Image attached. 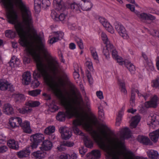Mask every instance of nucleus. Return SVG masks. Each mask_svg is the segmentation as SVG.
Segmentation results:
<instances>
[{"instance_id":"1","label":"nucleus","mask_w":159,"mask_h":159,"mask_svg":"<svg viewBox=\"0 0 159 159\" xmlns=\"http://www.w3.org/2000/svg\"><path fill=\"white\" fill-rule=\"evenodd\" d=\"M16 2L21 11L23 24L19 23L15 25L16 32L11 30H6L5 36L8 38L13 39L17 34L20 37V44L22 46L27 48V52L29 53V49L34 50L30 48L29 46L37 41L38 51L44 54H48L45 41L42 37L38 35L36 31L33 26L32 16L29 8L22 0H16Z\"/></svg>"},{"instance_id":"2","label":"nucleus","mask_w":159,"mask_h":159,"mask_svg":"<svg viewBox=\"0 0 159 159\" xmlns=\"http://www.w3.org/2000/svg\"><path fill=\"white\" fill-rule=\"evenodd\" d=\"M29 54L31 55L36 63L37 70L34 71L33 76L34 79L31 83V86L34 88L38 87L40 83L37 78L43 77L50 88L57 96L60 94V90L53 82L51 76L45 68V65L40 55L35 50L29 49Z\"/></svg>"},{"instance_id":"3","label":"nucleus","mask_w":159,"mask_h":159,"mask_svg":"<svg viewBox=\"0 0 159 159\" xmlns=\"http://www.w3.org/2000/svg\"><path fill=\"white\" fill-rule=\"evenodd\" d=\"M101 133L104 136L105 140L100 134L95 130H93L91 132V134L100 148L103 150L106 149L107 144H113L116 147L125 150L126 149L125 144V139L129 138L131 136L130 131L128 128L121 129L119 138L116 137L112 140L107 137V133L105 130H102Z\"/></svg>"},{"instance_id":"4","label":"nucleus","mask_w":159,"mask_h":159,"mask_svg":"<svg viewBox=\"0 0 159 159\" xmlns=\"http://www.w3.org/2000/svg\"><path fill=\"white\" fill-rule=\"evenodd\" d=\"M69 109H68L66 111L68 116L69 118L75 116L78 118L73 121V130L75 133L78 134L81 132L77 127L78 125H83L87 128H89V125L87 123L88 115L86 112L85 106L79 107L80 112L78 113L77 112L75 107L73 108L71 111Z\"/></svg>"},{"instance_id":"5","label":"nucleus","mask_w":159,"mask_h":159,"mask_svg":"<svg viewBox=\"0 0 159 159\" xmlns=\"http://www.w3.org/2000/svg\"><path fill=\"white\" fill-rule=\"evenodd\" d=\"M62 102L66 109V111L65 112H58L56 116L57 120L61 121H65L66 117L69 119L71 118H69L66 112L67 110L69 109H70V111H71V109H72L74 107H75L76 109L77 112L78 113L80 112L79 107L85 106V104L82 99L78 101L77 99H72L70 101L63 100ZM69 110H70V109Z\"/></svg>"},{"instance_id":"6","label":"nucleus","mask_w":159,"mask_h":159,"mask_svg":"<svg viewBox=\"0 0 159 159\" xmlns=\"http://www.w3.org/2000/svg\"><path fill=\"white\" fill-rule=\"evenodd\" d=\"M2 2L7 9V15L9 22L15 24L17 19V15L16 11L14 8V4L11 0H0Z\"/></svg>"},{"instance_id":"7","label":"nucleus","mask_w":159,"mask_h":159,"mask_svg":"<svg viewBox=\"0 0 159 159\" xmlns=\"http://www.w3.org/2000/svg\"><path fill=\"white\" fill-rule=\"evenodd\" d=\"M40 102L38 101H29L26 102V106L20 109L19 112L22 114H27L30 113L32 111V107H36L40 105Z\"/></svg>"},{"instance_id":"8","label":"nucleus","mask_w":159,"mask_h":159,"mask_svg":"<svg viewBox=\"0 0 159 159\" xmlns=\"http://www.w3.org/2000/svg\"><path fill=\"white\" fill-rule=\"evenodd\" d=\"M44 139V135L42 134L37 133L32 135L30 136V147L32 149L36 148L39 143L42 142Z\"/></svg>"},{"instance_id":"9","label":"nucleus","mask_w":159,"mask_h":159,"mask_svg":"<svg viewBox=\"0 0 159 159\" xmlns=\"http://www.w3.org/2000/svg\"><path fill=\"white\" fill-rule=\"evenodd\" d=\"M159 116L156 114H153L148 117V125H149L150 129H154L159 126Z\"/></svg>"},{"instance_id":"10","label":"nucleus","mask_w":159,"mask_h":159,"mask_svg":"<svg viewBox=\"0 0 159 159\" xmlns=\"http://www.w3.org/2000/svg\"><path fill=\"white\" fill-rule=\"evenodd\" d=\"M114 25L116 30L120 35L124 39L127 38L128 34L124 27L117 22L114 23Z\"/></svg>"},{"instance_id":"11","label":"nucleus","mask_w":159,"mask_h":159,"mask_svg":"<svg viewBox=\"0 0 159 159\" xmlns=\"http://www.w3.org/2000/svg\"><path fill=\"white\" fill-rule=\"evenodd\" d=\"M135 13L138 17L142 21L146 20H154L156 19L155 16L149 13L148 14L145 12L140 13L138 11H136Z\"/></svg>"},{"instance_id":"12","label":"nucleus","mask_w":159,"mask_h":159,"mask_svg":"<svg viewBox=\"0 0 159 159\" xmlns=\"http://www.w3.org/2000/svg\"><path fill=\"white\" fill-rule=\"evenodd\" d=\"M49 67L53 74L55 75H56L59 69H60L59 63L57 60L55 59H53L49 62Z\"/></svg>"},{"instance_id":"13","label":"nucleus","mask_w":159,"mask_h":159,"mask_svg":"<svg viewBox=\"0 0 159 159\" xmlns=\"http://www.w3.org/2000/svg\"><path fill=\"white\" fill-rule=\"evenodd\" d=\"M61 134V136L63 139L66 140L69 139L71 136V133L69 129L66 127H61L59 129Z\"/></svg>"},{"instance_id":"14","label":"nucleus","mask_w":159,"mask_h":159,"mask_svg":"<svg viewBox=\"0 0 159 159\" xmlns=\"http://www.w3.org/2000/svg\"><path fill=\"white\" fill-rule=\"evenodd\" d=\"M22 122V119L20 118L12 117L9 119V123L12 128H14L20 126Z\"/></svg>"},{"instance_id":"15","label":"nucleus","mask_w":159,"mask_h":159,"mask_svg":"<svg viewBox=\"0 0 159 159\" xmlns=\"http://www.w3.org/2000/svg\"><path fill=\"white\" fill-rule=\"evenodd\" d=\"M158 97L156 95L154 96L150 101L145 103V106L147 108L153 107L155 108L157 104Z\"/></svg>"},{"instance_id":"16","label":"nucleus","mask_w":159,"mask_h":159,"mask_svg":"<svg viewBox=\"0 0 159 159\" xmlns=\"http://www.w3.org/2000/svg\"><path fill=\"white\" fill-rule=\"evenodd\" d=\"M52 146V142L49 140L46 139L43 142L40 148V150L43 151H48L51 149Z\"/></svg>"},{"instance_id":"17","label":"nucleus","mask_w":159,"mask_h":159,"mask_svg":"<svg viewBox=\"0 0 159 159\" xmlns=\"http://www.w3.org/2000/svg\"><path fill=\"white\" fill-rule=\"evenodd\" d=\"M30 147H27L17 153V155L20 158L27 157H28L30 153Z\"/></svg>"},{"instance_id":"18","label":"nucleus","mask_w":159,"mask_h":159,"mask_svg":"<svg viewBox=\"0 0 159 159\" xmlns=\"http://www.w3.org/2000/svg\"><path fill=\"white\" fill-rule=\"evenodd\" d=\"M22 83L25 85H28L31 82V74L29 71L24 73L22 76Z\"/></svg>"},{"instance_id":"19","label":"nucleus","mask_w":159,"mask_h":159,"mask_svg":"<svg viewBox=\"0 0 159 159\" xmlns=\"http://www.w3.org/2000/svg\"><path fill=\"white\" fill-rule=\"evenodd\" d=\"M46 154L45 152L41 150L34 152L31 154L36 159H42L45 157Z\"/></svg>"},{"instance_id":"20","label":"nucleus","mask_w":159,"mask_h":159,"mask_svg":"<svg viewBox=\"0 0 159 159\" xmlns=\"http://www.w3.org/2000/svg\"><path fill=\"white\" fill-rule=\"evenodd\" d=\"M20 126L22 127L25 132L30 133L31 131L29 122L25 120L21 123Z\"/></svg>"},{"instance_id":"21","label":"nucleus","mask_w":159,"mask_h":159,"mask_svg":"<svg viewBox=\"0 0 159 159\" xmlns=\"http://www.w3.org/2000/svg\"><path fill=\"white\" fill-rule=\"evenodd\" d=\"M64 4L62 0H54L53 5L54 8L58 10L64 9L65 7L63 5Z\"/></svg>"},{"instance_id":"22","label":"nucleus","mask_w":159,"mask_h":159,"mask_svg":"<svg viewBox=\"0 0 159 159\" xmlns=\"http://www.w3.org/2000/svg\"><path fill=\"white\" fill-rule=\"evenodd\" d=\"M84 3L82 6L81 8L84 11H88L90 10L93 7V4L89 0H81Z\"/></svg>"},{"instance_id":"23","label":"nucleus","mask_w":159,"mask_h":159,"mask_svg":"<svg viewBox=\"0 0 159 159\" xmlns=\"http://www.w3.org/2000/svg\"><path fill=\"white\" fill-rule=\"evenodd\" d=\"M7 144L11 148L16 150L19 149V146L18 142L13 139L9 140L7 141Z\"/></svg>"},{"instance_id":"24","label":"nucleus","mask_w":159,"mask_h":159,"mask_svg":"<svg viewBox=\"0 0 159 159\" xmlns=\"http://www.w3.org/2000/svg\"><path fill=\"white\" fill-rule=\"evenodd\" d=\"M3 111L6 114L10 115L14 113V110L10 104H6L4 105L3 108Z\"/></svg>"},{"instance_id":"25","label":"nucleus","mask_w":159,"mask_h":159,"mask_svg":"<svg viewBox=\"0 0 159 159\" xmlns=\"http://www.w3.org/2000/svg\"><path fill=\"white\" fill-rule=\"evenodd\" d=\"M69 6L70 9L73 12L77 13L81 12V7L79 4L73 2L70 3Z\"/></svg>"},{"instance_id":"26","label":"nucleus","mask_w":159,"mask_h":159,"mask_svg":"<svg viewBox=\"0 0 159 159\" xmlns=\"http://www.w3.org/2000/svg\"><path fill=\"white\" fill-rule=\"evenodd\" d=\"M149 135L151 140L154 142H156L159 137V128L155 131L149 134Z\"/></svg>"},{"instance_id":"27","label":"nucleus","mask_w":159,"mask_h":159,"mask_svg":"<svg viewBox=\"0 0 159 159\" xmlns=\"http://www.w3.org/2000/svg\"><path fill=\"white\" fill-rule=\"evenodd\" d=\"M9 63L10 66L12 67H14L19 65L20 61L19 59L14 56L11 58Z\"/></svg>"},{"instance_id":"28","label":"nucleus","mask_w":159,"mask_h":159,"mask_svg":"<svg viewBox=\"0 0 159 159\" xmlns=\"http://www.w3.org/2000/svg\"><path fill=\"white\" fill-rule=\"evenodd\" d=\"M138 140L139 142L145 145L151 144L150 140L148 137L139 135L138 137Z\"/></svg>"},{"instance_id":"29","label":"nucleus","mask_w":159,"mask_h":159,"mask_svg":"<svg viewBox=\"0 0 159 159\" xmlns=\"http://www.w3.org/2000/svg\"><path fill=\"white\" fill-rule=\"evenodd\" d=\"M109 156L111 159H120L121 152L119 151H112L108 153Z\"/></svg>"},{"instance_id":"30","label":"nucleus","mask_w":159,"mask_h":159,"mask_svg":"<svg viewBox=\"0 0 159 159\" xmlns=\"http://www.w3.org/2000/svg\"><path fill=\"white\" fill-rule=\"evenodd\" d=\"M147 153L149 157L151 159H157L159 157V154L156 151L151 150H148Z\"/></svg>"},{"instance_id":"31","label":"nucleus","mask_w":159,"mask_h":159,"mask_svg":"<svg viewBox=\"0 0 159 159\" xmlns=\"http://www.w3.org/2000/svg\"><path fill=\"white\" fill-rule=\"evenodd\" d=\"M140 117L139 116H136L132 118V121L130 125L131 128H135L137 126L140 120Z\"/></svg>"},{"instance_id":"32","label":"nucleus","mask_w":159,"mask_h":159,"mask_svg":"<svg viewBox=\"0 0 159 159\" xmlns=\"http://www.w3.org/2000/svg\"><path fill=\"white\" fill-rule=\"evenodd\" d=\"M63 5L65 7L64 8V9H63L62 10H61L60 11H64V12L63 13H61L60 15H58V16L57 18L58 20L59 19L60 21H63L65 20V19L67 17V11H64V10H66V6L64 4H63Z\"/></svg>"},{"instance_id":"33","label":"nucleus","mask_w":159,"mask_h":159,"mask_svg":"<svg viewBox=\"0 0 159 159\" xmlns=\"http://www.w3.org/2000/svg\"><path fill=\"white\" fill-rule=\"evenodd\" d=\"M84 141L86 147L90 148L93 147V142L89 137L87 136H84Z\"/></svg>"},{"instance_id":"34","label":"nucleus","mask_w":159,"mask_h":159,"mask_svg":"<svg viewBox=\"0 0 159 159\" xmlns=\"http://www.w3.org/2000/svg\"><path fill=\"white\" fill-rule=\"evenodd\" d=\"M125 65L131 74H134L135 68V66L130 62L126 61L125 62Z\"/></svg>"},{"instance_id":"35","label":"nucleus","mask_w":159,"mask_h":159,"mask_svg":"<svg viewBox=\"0 0 159 159\" xmlns=\"http://www.w3.org/2000/svg\"><path fill=\"white\" fill-rule=\"evenodd\" d=\"M107 48H110V51L111 52L113 57L114 59L117 58V57L119 56L117 54V52L113 45L111 44V45H108Z\"/></svg>"},{"instance_id":"36","label":"nucleus","mask_w":159,"mask_h":159,"mask_svg":"<svg viewBox=\"0 0 159 159\" xmlns=\"http://www.w3.org/2000/svg\"><path fill=\"white\" fill-rule=\"evenodd\" d=\"M102 25L110 33L113 34L114 33V30L112 27L107 21Z\"/></svg>"},{"instance_id":"37","label":"nucleus","mask_w":159,"mask_h":159,"mask_svg":"<svg viewBox=\"0 0 159 159\" xmlns=\"http://www.w3.org/2000/svg\"><path fill=\"white\" fill-rule=\"evenodd\" d=\"M101 37L104 43L106 44V47H107V45H111L112 44L110 43L106 34L104 32H102L101 34Z\"/></svg>"},{"instance_id":"38","label":"nucleus","mask_w":159,"mask_h":159,"mask_svg":"<svg viewBox=\"0 0 159 159\" xmlns=\"http://www.w3.org/2000/svg\"><path fill=\"white\" fill-rule=\"evenodd\" d=\"M55 130V128L54 126H49L45 129L44 133L47 134H50L54 133Z\"/></svg>"},{"instance_id":"39","label":"nucleus","mask_w":159,"mask_h":159,"mask_svg":"<svg viewBox=\"0 0 159 159\" xmlns=\"http://www.w3.org/2000/svg\"><path fill=\"white\" fill-rule=\"evenodd\" d=\"M69 86L71 89L73 95H76L77 94L79 95L80 94V92L76 87L72 83H70Z\"/></svg>"},{"instance_id":"40","label":"nucleus","mask_w":159,"mask_h":159,"mask_svg":"<svg viewBox=\"0 0 159 159\" xmlns=\"http://www.w3.org/2000/svg\"><path fill=\"white\" fill-rule=\"evenodd\" d=\"M41 2L38 0H35L34 2V8L36 12L39 13L41 11Z\"/></svg>"},{"instance_id":"41","label":"nucleus","mask_w":159,"mask_h":159,"mask_svg":"<svg viewBox=\"0 0 159 159\" xmlns=\"http://www.w3.org/2000/svg\"><path fill=\"white\" fill-rule=\"evenodd\" d=\"M41 92V90L39 89H36L29 91L28 92V94L31 96L35 97L39 94Z\"/></svg>"},{"instance_id":"42","label":"nucleus","mask_w":159,"mask_h":159,"mask_svg":"<svg viewBox=\"0 0 159 159\" xmlns=\"http://www.w3.org/2000/svg\"><path fill=\"white\" fill-rule=\"evenodd\" d=\"M123 114V112L122 111H119L118 114L116 118V125L119 126Z\"/></svg>"},{"instance_id":"43","label":"nucleus","mask_w":159,"mask_h":159,"mask_svg":"<svg viewBox=\"0 0 159 159\" xmlns=\"http://www.w3.org/2000/svg\"><path fill=\"white\" fill-rule=\"evenodd\" d=\"M79 70V67L77 64H75L74 66V72L73 73V75L75 79H78L80 77V75L77 71Z\"/></svg>"},{"instance_id":"44","label":"nucleus","mask_w":159,"mask_h":159,"mask_svg":"<svg viewBox=\"0 0 159 159\" xmlns=\"http://www.w3.org/2000/svg\"><path fill=\"white\" fill-rule=\"evenodd\" d=\"M8 87V84L2 80H0V90H7Z\"/></svg>"},{"instance_id":"45","label":"nucleus","mask_w":159,"mask_h":159,"mask_svg":"<svg viewBox=\"0 0 159 159\" xmlns=\"http://www.w3.org/2000/svg\"><path fill=\"white\" fill-rule=\"evenodd\" d=\"M90 50L94 60L98 61V57L95 49L93 48H91Z\"/></svg>"},{"instance_id":"46","label":"nucleus","mask_w":159,"mask_h":159,"mask_svg":"<svg viewBox=\"0 0 159 159\" xmlns=\"http://www.w3.org/2000/svg\"><path fill=\"white\" fill-rule=\"evenodd\" d=\"M98 109L99 117L100 120H102L104 118V113L103 112L102 107L101 106H99L98 107Z\"/></svg>"},{"instance_id":"47","label":"nucleus","mask_w":159,"mask_h":159,"mask_svg":"<svg viewBox=\"0 0 159 159\" xmlns=\"http://www.w3.org/2000/svg\"><path fill=\"white\" fill-rule=\"evenodd\" d=\"M61 75L64 80L69 84V85H70V84L71 82L69 80V75L64 72H62Z\"/></svg>"},{"instance_id":"48","label":"nucleus","mask_w":159,"mask_h":159,"mask_svg":"<svg viewBox=\"0 0 159 159\" xmlns=\"http://www.w3.org/2000/svg\"><path fill=\"white\" fill-rule=\"evenodd\" d=\"M75 41L77 44V45L80 49H83L84 48L82 40L79 38L76 37L75 38Z\"/></svg>"},{"instance_id":"49","label":"nucleus","mask_w":159,"mask_h":159,"mask_svg":"<svg viewBox=\"0 0 159 159\" xmlns=\"http://www.w3.org/2000/svg\"><path fill=\"white\" fill-rule=\"evenodd\" d=\"M14 97L16 102L22 101L25 100L24 96L21 94H16L15 95Z\"/></svg>"},{"instance_id":"50","label":"nucleus","mask_w":159,"mask_h":159,"mask_svg":"<svg viewBox=\"0 0 159 159\" xmlns=\"http://www.w3.org/2000/svg\"><path fill=\"white\" fill-rule=\"evenodd\" d=\"M50 2L49 0H43L42 1V7L45 9L50 6Z\"/></svg>"},{"instance_id":"51","label":"nucleus","mask_w":159,"mask_h":159,"mask_svg":"<svg viewBox=\"0 0 159 159\" xmlns=\"http://www.w3.org/2000/svg\"><path fill=\"white\" fill-rule=\"evenodd\" d=\"M53 35L54 36H56L61 40L63 37L64 33L60 31L55 32L53 33Z\"/></svg>"},{"instance_id":"52","label":"nucleus","mask_w":159,"mask_h":159,"mask_svg":"<svg viewBox=\"0 0 159 159\" xmlns=\"http://www.w3.org/2000/svg\"><path fill=\"white\" fill-rule=\"evenodd\" d=\"M93 156L96 158H100L101 156L100 151L98 150H94L92 152Z\"/></svg>"},{"instance_id":"53","label":"nucleus","mask_w":159,"mask_h":159,"mask_svg":"<svg viewBox=\"0 0 159 159\" xmlns=\"http://www.w3.org/2000/svg\"><path fill=\"white\" fill-rule=\"evenodd\" d=\"M109 51H110V48L107 47L106 48L104 49L103 51V53L107 59H108L109 58Z\"/></svg>"},{"instance_id":"54","label":"nucleus","mask_w":159,"mask_h":159,"mask_svg":"<svg viewBox=\"0 0 159 159\" xmlns=\"http://www.w3.org/2000/svg\"><path fill=\"white\" fill-rule=\"evenodd\" d=\"M86 75L88 78V80L90 84L93 83L92 78L89 71L87 70L86 72Z\"/></svg>"},{"instance_id":"55","label":"nucleus","mask_w":159,"mask_h":159,"mask_svg":"<svg viewBox=\"0 0 159 159\" xmlns=\"http://www.w3.org/2000/svg\"><path fill=\"white\" fill-rule=\"evenodd\" d=\"M120 86L121 92L124 94H126L127 93V91L125 89V84L123 83H121L120 84Z\"/></svg>"},{"instance_id":"56","label":"nucleus","mask_w":159,"mask_h":159,"mask_svg":"<svg viewBox=\"0 0 159 159\" xmlns=\"http://www.w3.org/2000/svg\"><path fill=\"white\" fill-rule=\"evenodd\" d=\"M51 16L52 19L55 20H58L57 18L58 15L57 14L56 12L54 10L52 11Z\"/></svg>"},{"instance_id":"57","label":"nucleus","mask_w":159,"mask_h":159,"mask_svg":"<svg viewBox=\"0 0 159 159\" xmlns=\"http://www.w3.org/2000/svg\"><path fill=\"white\" fill-rule=\"evenodd\" d=\"M153 86L156 88L157 87L159 86V78H157L155 80L152 81Z\"/></svg>"},{"instance_id":"58","label":"nucleus","mask_w":159,"mask_h":159,"mask_svg":"<svg viewBox=\"0 0 159 159\" xmlns=\"http://www.w3.org/2000/svg\"><path fill=\"white\" fill-rule=\"evenodd\" d=\"M62 143L65 147H70L73 146L74 145V143L73 142L69 141L64 142Z\"/></svg>"},{"instance_id":"59","label":"nucleus","mask_w":159,"mask_h":159,"mask_svg":"<svg viewBox=\"0 0 159 159\" xmlns=\"http://www.w3.org/2000/svg\"><path fill=\"white\" fill-rule=\"evenodd\" d=\"M86 65L87 66L88 68L91 71L93 70V68L92 66V64L91 62L87 61L86 63Z\"/></svg>"},{"instance_id":"60","label":"nucleus","mask_w":159,"mask_h":159,"mask_svg":"<svg viewBox=\"0 0 159 159\" xmlns=\"http://www.w3.org/2000/svg\"><path fill=\"white\" fill-rule=\"evenodd\" d=\"M59 40H60L59 38H57V37H56V36H54L53 38L50 39L49 41V43H50L52 44L58 41Z\"/></svg>"},{"instance_id":"61","label":"nucleus","mask_w":159,"mask_h":159,"mask_svg":"<svg viewBox=\"0 0 159 159\" xmlns=\"http://www.w3.org/2000/svg\"><path fill=\"white\" fill-rule=\"evenodd\" d=\"M131 96L130 98V101H135V93L134 92L133 89H131Z\"/></svg>"},{"instance_id":"62","label":"nucleus","mask_w":159,"mask_h":159,"mask_svg":"<svg viewBox=\"0 0 159 159\" xmlns=\"http://www.w3.org/2000/svg\"><path fill=\"white\" fill-rule=\"evenodd\" d=\"M8 148L6 146H0V153H4L7 151Z\"/></svg>"},{"instance_id":"63","label":"nucleus","mask_w":159,"mask_h":159,"mask_svg":"<svg viewBox=\"0 0 159 159\" xmlns=\"http://www.w3.org/2000/svg\"><path fill=\"white\" fill-rule=\"evenodd\" d=\"M57 149L60 152L64 151L66 149L65 147L64 146L62 143L59 147H57Z\"/></svg>"},{"instance_id":"64","label":"nucleus","mask_w":159,"mask_h":159,"mask_svg":"<svg viewBox=\"0 0 159 159\" xmlns=\"http://www.w3.org/2000/svg\"><path fill=\"white\" fill-rule=\"evenodd\" d=\"M96 95L97 97L100 99H102L103 98L102 92L101 91H97L96 92Z\"/></svg>"}]
</instances>
